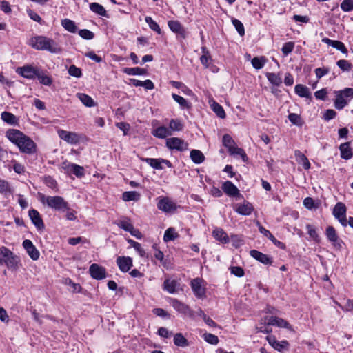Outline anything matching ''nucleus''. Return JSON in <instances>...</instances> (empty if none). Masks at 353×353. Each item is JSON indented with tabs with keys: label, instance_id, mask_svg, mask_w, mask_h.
Masks as SVG:
<instances>
[{
	"label": "nucleus",
	"instance_id": "f257e3e1",
	"mask_svg": "<svg viewBox=\"0 0 353 353\" xmlns=\"http://www.w3.org/2000/svg\"><path fill=\"white\" fill-rule=\"evenodd\" d=\"M29 45L37 50H46L52 54H59L63 51L61 46L54 39L42 35L30 38Z\"/></svg>",
	"mask_w": 353,
	"mask_h": 353
},
{
	"label": "nucleus",
	"instance_id": "f03ea898",
	"mask_svg": "<svg viewBox=\"0 0 353 353\" xmlns=\"http://www.w3.org/2000/svg\"><path fill=\"white\" fill-rule=\"evenodd\" d=\"M39 200L43 205L57 211L64 212L69 209L68 203L65 199L59 196H46L39 194Z\"/></svg>",
	"mask_w": 353,
	"mask_h": 353
},
{
	"label": "nucleus",
	"instance_id": "7ed1b4c3",
	"mask_svg": "<svg viewBox=\"0 0 353 353\" xmlns=\"http://www.w3.org/2000/svg\"><path fill=\"white\" fill-rule=\"evenodd\" d=\"M18 258L5 246L0 248V265L6 264L8 268H17Z\"/></svg>",
	"mask_w": 353,
	"mask_h": 353
},
{
	"label": "nucleus",
	"instance_id": "20e7f679",
	"mask_svg": "<svg viewBox=\"0 0 353 353\" xmlns=\"http://www.w3.org/2000/svg\"><path fill=\"white\" fill-rule=\"evenodd\" d=\"M61 168L67 174H74L77 177H81L84 175V168L75 163L64 161L61 164Z\"/></svg>",
	"mask_w": 353,
	"mask_h": 353
},
{
	"label": "nucleus",
	"instance_id": "39448f33",
	"mask_svg": "<svg viewBox=\"0 0 353 353\" xmlns=\"http://www.w3.org/2000/svg\"><path fill=\"white\" fill-rule=\"evenodd\" d=\"M157 208L164 212L169 213L176 210V204L168 197H159L157 204Z\"/></svg>",
	"mask_w": 353,
	"mask_h": 353
},
{
	"label": "nucleus",
	"instance_id": "423d86ee",
	"mask_svg": "<svg viewBox=\"0 0 353 353\" xmlns=\"http://www.w3.org/2000/svg\"><path fill=\"white\" fill-rule=\"evenodd\" d=\"M21 152L26 154H33L36 151V144L29 137L25 135L17 145Z\"/></svg>",
	"mask_w": 353,
	"mask_h": 353
},
{
	"label": "nucleus",
	"instance_id": "0eeeda50",
	"mask_svg": "<svg viewBox=\"0 0 353 353\" xmlns=\"http://www.w3.org/2000/svg\"><path fill=\"white\" fill-rule=\"evenodd\" d=\"M325 236L334 248L339 250L342 248L343 242L339 238L336 230L333 226L330 225L326 228Z\"/></svg>",
	"mask_w": 353,
	"mask_h": 353
},
{
	"label": "nucleus",
	"instance_id": "6e6552de",
	"mask_svg": "<svg viewBox=\"0 0 353 353\" xmlns=\"http://www.w3.org/2000/svg\"><path fill=\"white\" fill-rule=\"evenodd\" d=\"M166 146L170 150H176L178 151H185L188 149V143L178 137H172L166 139Z\"/></svg>",
	"mask_w": 353,
	"mask_h": 353
},
{
	"label": "nucleus",
	"instance_id": "1a4fd4ad",
	"mask_svg": "<svg viewBox=\"0 0 353 353\" xmlns=\"http://www.w3.org/2000/svg\"><path fill=\"white\" fill-rule=\"evenodd\" d=\"M59 137L70 144H77L80 141V136L74 132H69L64 130H58Z\"/></svg>",
	"mask_w": 353,
	"mask_h": 353
},
{
	"label": "nucleus",
	"instance_id": "9d476101",
	"mask_svg": "<svg viewBox=\"0 0 353 353\" xmlns=\"http://www.w3.org/2000/svg\"><path fill=\"white\" fill-rule=\"evenodd\" d=\"M38 72L37 68L30 65H24L17 69V72L19 74L29 79H34L38 75Z\"/></svg>",
	"mask_w": 353,
	"mask_h": 353
},
{
	"label": "nucleus",
	"instance_id": "9b49d317",
	"mask_svg": "<svg viewBox=\"0 0 353 353\" xmlns=\"http://www.w3.org/2000/svg\"><path fill=\"white\" fill-rule=\"evenodd\" d=\"M169 28L177 34L178 38L185 39L187 31L181 23L176 20H171L168 22Z\"/></svg>",
	"mask_w": 353,
	"mask_h": 353
},
{
	"label": "nucleus",
	"instance_id": "f8f14e48",
	"mask_svg": "<svg viewBox=\"0 0 353 353\" xmlns=\"http://www.w3.org/2000/svg\"><path fill=\"white\" fill-rule=\"evenodd\" d=\"M89 272L91 276L97 280H101L106 277L105 268L97 263H93L90 266Z\"/></svg>",
	"mask_w": 353,
	"mask_h": 353
},
{
	"label": "nucleus",
	"instance_id": "ddd939ff",
	"mask_svg": "<svg viewBox=\"0 0 353 353\" xmlns=\"http://www.w3.org/2000/svg\"><path fill=\"white\" fill-rule=\"evenodd\" d=\"M145 161L149 164L152 168L156 170H163V166L162 164H165L168 168H172V165L171 162L167 159H154V158H146Z\"/></svg>",
	"mask_w": 353,
	"mask_h": 353
},
{
	"label": "nucleus",
	"instance_id": "4468645a",
	"mask_svg": "<svg viewBox=\"0 0 353 353\" xmlns=\"http://www.w3.org/2000/svg\"><path fill=\"white\" fill-rule=\"evenodd\" d=\"M117 264L119 270L123 272H128L132 267V259L130 256H118Z\"/></svg>",
	"mask_w": 353,
	"mask_h": 353
},
{
	"label": "nucleus",
	"instance_id": "2eb2a0df",
	"mask_svg": "<svg viewBox=\"0 0 353 353\" xmlns=\"http://www.w3.org/2000/svg\"><path fill=\"white\" fill-rule=\"evenodd\" d=\"M23 246L26 250L29 256L32 260H37L39 258L40 254L36 247L33 245L32 242L29 239H26L23 242Z\"/></svg>",
	"mask_w": 353,
	"mask_h": 353
},
{
	"label": "nucleus",
	"instance_id": "dca6fc26",
	"mask_svg": "<svg viewBox=\"0 0 353 353\" xmlns=\"http://www.w3.org/2000/svg\"><path fill=\"white\" fill-rule=\"evenodd\" d=\"M202 280L199 278L193 279L191 281V288L195 296L199 298H203L205 296V289L202 286Z\"/></svg>",
	"mask_w": 353,
	"mask_h": 353
},
{
	"label": "nucleus",
	"instance_id": "f3484780",
	"mask_svg": "<svg viewBox=\"0 0 353 353\" xmlns=\"http://www.w3.org/2000/svg\"><path fill=\"white\" fill-rule=\"evenodd\" d=\"M265 323L268 325H276L279 327L291 329V326L285 320L276 316H270L265 319Z\"/></svg>",
	"mask_w": 353,
	"mask_h": 353
},
{
	"label": "nucleus",
	"instance_id": "a211bd4d",
	"mask_svg": "<svg viewBox=\"0 0 353 353\" xmlns=\"http://www.w3.org/2000/svg\"><path fill=\"white\" fill-rule=\"evenodd\" d=\"M28 215L32 223L38 230H43L45 227L43 221L40 214L37 210L31 209L28 212Z\"/></svg>",
	"mask_w": 353,
	"mask_h": 353
},
{
	"label": "nucleus",
	"instance_id": "6ab92c4d",
	"mask_svg": "<svg viewBox=\"0 0 353 353\" xmlns=\"http://www.w3.org/2000/svg\"><path fill=\"white\" fill-rule=\"evenodd\" d=\"M234 210L239 214L248 216L254 210V207L250 203L244 201L243 203L236 204Z\"/></svg>",
	"mask_w": 353,
	"mask_h": 353
},
{
	"label": "nucleus",
	"instance_id": "aec40b11",
	"mask_svg": "<svg viewBox=\"0 0 353 353\" xmlns=\"http://www.w3.org/2000/svg\"><path fill=\"white\" fill-rule=\"evenodd\" d=\"M250 254L252 257L263 264L270 265L273 262L272 259L270 256L258 250H252L250 252Z\"/></svg>",
	"mask_w": 353,
	"mask_h": 353
},
{
	"label": "nucleus",
	"instance_id": "412c9836",
	"mask_svg": "<svg viewBox=\"0 0 353 353\" xmlns=\"http://www.w3.org/2000/svg\"><path fill=\"white\" fill-rule=\"evenodd\" d=\"M222 189L229 196L234 197L240 195L239 190L237 187L230 181H227L223 183Z\"/></svg>",
	"mask_w": 353,
	"mask_h": 353
},
{
	"label": "nucleus",
	"instance_id": "4be33fe9",
	"mask_svg": "<svg viewBox=\"0 0 353 353\" xmlns=\"http://www.w3.org/2000/svg\"><path fill=\"white\" fill-rule=\"evenodd\" d=\"M341 157L345 160H349L353 157V151L350 147V142L341 143L339 146Z\"/></svg>",
	"mask_w": 353,
	"mask_h": 353
},
{
	"label": "nucleus",
	"instance_id": "5701e85b",
	"mask_svg": "<svg viewBox=\"0 0 353 353\" xmlns=\"http://www.w3.org/2000/svg\"><path fill=\"white\" fill-rule=\"evenodd\" d=\"M170 304L172 306L179 312L184 314H190V307L185 305V303L179 301L176 299H172L170 301Z\"/></svg>",
	"mask_w": 353,
	"mask_h": 353
},
{
	"label": "nucleus",
	"instance_id": "b1692460",
	"mask_svg": "<svg viewBox=\"0 0 353 353\" xmlns=\"http://www.w3.org/2000/svg\"><path fill=\"white\" fill-rule=\"evenodd\" d=\"M256 224L259 226V232L265 236L268 237L274 245L280 248L284 247L283 243L276 240V239L272 234V233L268 230L263 227L259 221H257Z\"/></svg>",
	"mask_w": 353,
	"mask_h": 353
},
{
	"label": "nucleus",
	"instance_id": "393cba45",
	"mask_svg": "<svg viewBox=\"0 0 353 353\" xmlns=\"http://www.w3.org/2000/svg\"><path fill=\"white\" fill-rule=\"evenodd\" d=\"M24 137L25 135L21 132L14 129L10 130L7 132L8 139L13 143H15L17 145Z\"/></svg>",
	"mask_w": 353,
	"mask_h": 353
},
{
	"label": "nucleus",
	"instance_id": "a878e982",
	"mask_svg": "<svg viewBox=\"0 0 353 353\" xmlns=\"http://www.w3.org/2000/svg\"><path fill=\"white\" fill-rule=\"evenodd\" d=\"M214 238L222 243H227L230 239L227 233L221 228H216L212 231Z\"/></svg>",
	"mask_w": 353,
	"mask_h": 353
},
{
	"label": "nucleus",
	"instance_id": "bb28decb",
	"mask_svg": "<svg viewBox=\"0 0 353 353\" xmlns=\"http://www.w3.org/2000/svg\"><path fill=\"white\" fill-rule=\"evenodd\" d=\"M152 134L157 138L164 139L168 136H171L172 132L169 128L165 126H159L154 129Z\"/></svg>",
	"mask_w": 353,
	"mask_h": 353
},
{
	"label": "nucleus",
	"instance_id": "cd10ccee",
	"mask_svg": "<svg viewBox=\"0 0 353 353\" xmlns=\"http://www.w3.org/2000/svg\"><path fill=\"white\" fill-rule=\"evenodd\" d=\"M179 285V283L176 280L165 279L163 283V290L170 294H174Z\"/></svg>",
	"mask_w": 353,
	"mask_h": 353
},
{
	"label": "nucleus",
	"instance_id": "c85d7f7f",
	"mask_svg": "<svg viewBox=\"0 0 353 353\" xmlns=\"http://www.w3.org/2000/svg\"><path fill=\"white\" fill-rule=\"evenodd\" d=\"M295 93L301 97L311 98L310 89L302 84H297L294 88Z\"/></svg>",
	"mask_w": 353,
	"mask_h": 353
},
{
	"label": "nucleus",
	"instance_id": "c756f323",
	"mask_svg": "<svg viewBox=\"0 0 353 353\" xmlns=\"http://www.w3.org/2000/svg\"><path fill=\"white\" fill-rule=\"evenodd\" d=\"M269 343L276 350L281 352L288 347L289 343L287 341L281 342L276 341L274 338H268Z\"/></svg>",
	"mask_w": 353,
	"mask_h": 353
},
{
	"label": "nucleus",
	"instance_id": "7c9ffc66",
	"mask_svg": "<svg viewBox=\"0 0 353 353\" xmlns=\"http://www.w3.org/2000/svg\"><path fill=\"white\" fill-rule=\"evenodd\" d=\"M347 208L344 203H337L333 209V215L337 219L346 215Z\"/></svg>",
	"mask_w": 353,
	"mask_h": 353
},
{
	"label": "nucleus",
	"instance_id": "2f4dec72",
	"mask_svg": "<svg viewBox=\"0 0 353 353\" xmlns=\"http://www.w3.org/2000/svg\"><path fill=\"white\" fill-rule=\"evenodd\" d=\"M90 9L91 10V11L100 16L105 17H108L107 12L104 7L98 3H91L90 4Z\"/></svg>",
	"mask_w": 353,
	"mask_h": 353
},
{
	"label": "nucleus",
	"instance_id": "473e14b6",
	"mask_svg": "<svg viewBox=\"0 0 353 353\" xmlns=\"http://www.w3.org/2000/svg\"><path fill=\"white\" fill-rule=\"evenodd\" d=\"M202 55L200 58L201 63L205 67L208 68L212 61V57L207 48L203 46L201 48Z\"/></svg>",
	"mask_w": 353,
	"mask_h": 353
},
{
	"label": "nucleus",
	"instance_id": "72a5a7b5",
	"mask_svg": "<svg viewBox=\"0 0 353 353\" xmlns=\"http://www.w3.org/2000/svg\"><path fill=\"white\" fill-rule=\"evenodd\" d=\"M295 157L299 163H302L305 170H309L310 168V163L307 158L299 150L295 151Z\"/></svg>",
	"mask_w": 353,
	"mask_h": 353
},
{
	"label": "nucleus",
	"instance_id": "f704fd0d",
	"mask_svg": "<svg viewBox=\"0 0 353 353\" xmlns=\"http://www.w3.org/2000/svg\"><path fill=\"white\" fill-rule=\"evenodd\" d=\"M190 158L192 161L196 164H200L205 160L203 154L198 150H192L190 152Z\"/></svg>",
	"mask_w": 353,
	"mask_h": 353
},
{
	"label": "nucleus",
	"instance_id": "c9c22d12",
	"mask_svg": "<svg viewBox=\"0 0 353 353\" xmlns=\"http://www.w3.org/2000/svg\"><path fill=\"white\" fill-rule=\"evenodd\" d=\"M122 199L125 201H137L140 199V194L136 191L124 192L122 194Z\"/></svg>",
	"mask_w": 353,
	"mask_h": 353
},
{
	"label": "nucleus",
	"instance_id": "e433bc0d",
	"mask_svg": "<svg viewBox=\"0 0 353 353\" xmlns=\"http://www.w3.org/2000/svg\"><path fill=\"white\" fill-rule=\"evenodd\" d=\"M123 72L128 75H145L147 74V70L141 68H125Z\"/></svg>",
	"mask_w": 353,
	"mask_h": 353
},
{
	"label": "nucleus",
	"instance_id": "4c0bfd02",
	"mask_svg": "<svg viewBox=\"0 0 353 353\" xmlns=\"http://www.w3.org/2000/svg\"><path fill=\"white\" fill-rule=\"evenodd\" d=\"M78 99L87 107H93L95 103L93 99L89 95L83 93L77 94Z\"/></svg>",
	"mask_w": 353,
	"mask_h": 353
},
{
	"label": "nucleus",
	"instance_id": "58836bf2",
	"mask_svg": "<svg viewBox=\"0 0 353 353\" xmlns=\"http://www.w3.org/2000/svg\"><path fill=\"white\" fill-rule=\"evenodd\" d=\"M61 25L66 30L70 32L75 33L77 32V27L75 23L69 19H63L61 21Z\"/></svg>",
	"mask_w": 353,
	"mask_h": 353
},
{
	"label": "nucleus",
	"instance_id": "ea45409f",
	"mask_svg": "<svg viewBox=\"0 0 353 353\" xmlns=\"http://www.w3.org/2000/svg\"><path fill=\"white\" fill-rule=\"evenodd\" d=\"M268 80L274 85L279 86L282 83V79L279 74L268 72L266 74Z\"/></svg>",
	"mask_w": 353,
	"mask_h": 353
},
{
	"label": "nucleus",
	"instance_id": "a19ab883",
	"mask_svg": "<svg viewBox=\"0 0 353 353\" xmlns=\"http://www.w3.org/2000/svg\"><path fill=\"white\" fill-rule=\"evenodd\" d=\"M179 237V234L176 232L174 228H169L165 231L163 240L165 242L174 241Z\"/></svg>",
	"mask_w": 353,
	"mask_h": 353
},
{
	"label": "nucleus",
	"instance_id": "79ce46f5",
	"mask_svg": "<svg viewBox=\"0 0 353 353\" xmlns=\"http://www.w3.org/2000/svg\"><path fill=\"white\" fill-rule=\"evenodd\" d=\"M336 99L334 101V106L337 110L343 109L347 103V101L344 99L343 94L336 92Z\"/></svg>",
	"mask_w": 353,
	"mask_h": 353
},
{
	"label": "nucleus",
	"instance_id": "37998d69",
	"mask_svg": "<svg viewBox=\"0 0 353 353\" xmlns=\"http://www.w3.org/2000/svg\"><path fill=\"white\" fill-rule=\"evenodd\" d=\"M174 343L179 347H186L188 345V340L181 333H177L174 335Z\"/></svg>",
	"mask_w": 353,
	"mask_h": 353
},
{
	"label": "nucleus",
	"instance_id": "c03bdc74",
	"mask_svg": "<svg viewBox=\"0 0 353 353\" xmlns=\"http://www.w3.org/2000/svg\"><path fill=\"white\" fill-rule=\"evenodd\" d=\"M1 116L2 120L8 124L13 125L17 123V119L16 117L10 112H3Z\"/></svg>",
	"mask_w": 353,
	"mask_h": 353
},
{
	"label": "nucleus",
	"instance_id": "a18cd8bd",
	"mask_svg": "<svg viewBox=\"0 0 353 353\" xmlns=\"http://www.w3.org/2000/svg\"><path fill=\"white\" fill-rule=\"evenodd\" d=\"M211 108L212 110L216 113L217 117L221 119H224L225 117V110H223V107L218 103L213 101V103L211 104Z\"/></svg>",
	"mask_w": 353,
	"mask_h": 353
},
{
	"label": "nucleus",
	"instance_id": "49530a36",
	"mask_svg": "<svg viewBox=\"0 0 353 353\" xmlns=\"http://www.w3.org/2000/svg\"><path fill=\"white\" fill-rule=\"evenodd\" d=\"M223 145L228 148V152L236 145L234 141L232 139L230 135L224 134L222 139Z\"/></svg>",
	"mask_w": 353,
	"mask_h": 353
},
{
	"label": "nucleus",
	"instance_id": "de8ad7c7",
	"mask_svg": "<svg viewBox=\"0 0 353 353\" xmlns=\"http://www.w3.org/2000/svg\"><path fill=\"white\" fill-rule=\"evenodd\" d=\"M172 96L173 99L176 103H178L180 105L181 108L185 109V108H190L189 103L183 97L179 96V95L176 94H172Z\"/></svg>",
	"mask_w": 353,
	"mask_h": 353
},
{
	"label": "nucleus",
	"instance_id": "09e8293b",
	"mask_svg": "<svg viewBox=\"0 0 353 353\" xmlns=\"http://www.w3.org/2000/svg\"><path fill=\"white\" fill-rule=\"evenodd\" d=\"M229 152L232 155L241 157L244 162H245L248 159L245 151L242 148H238L236 145Z\"/></svg>",
	"mask_w": 353,
	"mask_h": 353
},
{
	"label": "nucleus",
	"instance_id": "8fccbe9b",
	"mask_svg": "<svg viewBox=\"0 0 353 353\" xmlns=\"http://www.w3.org/2000/svg\"><path fill=\"white\" fill-rule=\"evenodd\" d=\"M183 125L179 120L171 119L169 124V129L172 131H181L183 130Z\"/></svg>",
	"mask_w": 353,
	"mask_h": 353
},
{
	"label": "nucleus",
	"instance_id": "3c124183",
	"mask_svg": "<svg viewBox=\"0 0 353 353\" xmlns=\"http://www.w3.org/2000/svg\"><path fill=\"white\" fill-rule=\"evenodd\" d=\"M145 22L148 24L149 27L154 31H155L156 32H157L158 34H161V28L159 27V26L157 23V22H155L151 17H146L145 18Z\"/></svg>",
	"mask_w": 353,
	"mask_h": 353
},
{
	"label": "nucleus",
	"instance_id": "603ef678",
	"mask_svg": "<svg viewBox=\"0 0 353 353\" xmlns=\"http://www.w3.org/2000/svg\"><path fill=\"white\" fill-rule=\"evenodd\" d=\"M289 121L294 125L297 126H302L303 122L300 117V115L295 113H290L288 115Z\"/></svg>",
	"mask_w": 353,
	"mask_h": 353
},
{
	"label": "nucleus",
	"instance_id": "864d4df0",
	"mask_svg": "<svg viewBox=\"0 0 353 353\" xmlns=\"http://www.w3.org/2000/svg\"><path fill=\"white\" fill-rule=\"evenodd\" d=\"M128 243L132 248H134V249L139 253V254L141 257H144L145 256V252L142 248L141 245L139 243L136 242L132 239H129Z\"/></svg>",
	"mask_w": 353,
	"mask_h": 353
},
{
	"label": "nucleus",
	"instance_id": "5fc2aeb1",
	"mask_svg": "<svg viewBox=\"0 0 353 353\" xmlns=\"http://www.w3.org/2000/svg\"><path fill=\"white\" fill-rule=\"evenodd\" d=\"M337 66L343 71H350L352 69V64L347 60L341 59L336 62Z\"/></svg>",
	"mask_w": 353,
	"mask_h": 353
},
{
	"label": "nucleus",
	"instance_id": "6e6d98bb",
	"mask_svg": "<svg viewBox=\"0 0 353 353\" xmlns=\"http://www.w3.org/2000/svg\"><path fill=\"white\" fill-rule=\"evenodd\" d=\"M203 336L204 340L210 344L216 345L219 343V339L217 336L214 334L210 333H205L203 334Z\"/></svg>",
	"mask_w": 353,
	"mask_h": 353
},
{
	"label": "nucleus",
	"instance_id": "4d7b16f0",
	"mask_svg": "<svg viewBox=\"0 0 353 353\" xmlns=\"http://www.w3.org/2000/svg\"><path fill=\"white\" fill-rule=\"evenodd\" d=\"M119 226L123 229L125 231L130 232L134 234V226L128 221H121L119 224Z\"/></svg>",
	"mask_w": 353,
	"mask_h": 353
},
{
	"label": "nucleus",
	"instance_id": "13d9d810",
	"mask_svg": "<svg viewBox=\"0 0 353 353\" xmlns=\"http://www.w3.org/2000/svg\"><path fill=\"white\" fill-rule=\"evenodd\" d=\"M232 24L235 27L236 31L241 36H243L245 34V30L243 24L238 19H234L232 20Z\"/></svg>",
	"mask_w": 353,
	"mask_h": 353
},
{
	"label": "nucleus",
	"instance_id": "bf43d9fd",
	"mask_svg": "<svg viewBox=\"0 0 353 353\" xmlns=\"http://www.w3.org/2000/svg\"><path fill=\"white\" fill-rule=\"evenodd\" d=\"M341 8L344 12L353 10V0H343L341 3Z\"/></svg>",
	"mask_w": 353,
	"mask_h": 353
},
{
	"label": "nucleus",
	"instance_id": "052dcab7",
	"mask_svg": "<svg viewBox=\"0 0 353 353\" xmlns=\"http://www.w3.org/2000/svg\"><path fill=\"white\" fill-rule=\"evenodd\" d=\"M294 43L292 41H289V42L285 43L283 46V47L281 48V51L285 56H287L292 52V50H294Z\"/></svg>",
	"mask_w": 353,
	"mask_h": 353
},
{
	"label": "nucleus",
	"instance_id": "680f3d73",
	"mask_svg": "<svg viewBox=\"0 0 353 353\" xmlns=\"http://www.w3.org/2000/svg\"><path fill=\"white\" fill-rule=\"evenodd\" d=\"M39 82L45 85H50L52 84V79L50 77L44 74H40L39 71L38 72V75H37Z\"/></svg>",
	"mask_w": 353,
	"mask_h": 353
},
{
	"label": "nucleus",
	"instance_id": "e2e57ef3",
	"mask_svg": "<svg viewBox=\"0 0 353 353\" xmlns=\"http://www.w3.org/2000/svg\"><path fill=\"white\" fill-rule=\"evenodd\" d=\"M79 34L84 39L90 40L94 38V33L89 30L82 29L79 31Z\"/></svg>",
	"mask_w": 353,
	"mask_h": 353
},
{
	"label": "nucleus",
	"instance_id": "0e129e2a",
	"mask_svg": "<svg viewBox=\"0 0 353 353\" xmlns=\"http://www.w3.org/2000/svg\"><path fill=\"white\" fill-rule=\"evenodd\" d=\"M68 73L70 76L77 78L82 75L81 69L76 67L74 65H72L69 67Z\"/></svg>",
	"mask_w": 353,
	"mask_h": 353
},
{
	"label": "nucleus",
	"instance_id": "69168bd1",
	"mask_svg": "<svg viewBox=\"0 0 353 353\" xmlns=\"http://www.w3.org/2000/svg\"><path fill=\"white\" fill-rule=\"evenodd\" d=\"M332 47L340 50L343 54H347V49L346 48L344 43L339 41H334Z\"/></svg>",
	"mask_w": 353,
	"mask_h": 353
},
{
	"label": "nucleus",
	"instance_id": "338daca9",
	"mask_svg": "<svg viewBox=\"0 0 353 353\" xmlns=\"http://www.w3.org/2000/svg\"><path fill=\"white\" fill-rule=\"evenodd\" d=\"M306 228L307 230L308 234L315 241H319V235L315 230V228L311 225H307Z\"/></svg>",
	"mask_w": 353,
	"mask_h": 353
},
{
	"label": "nucleus",
	"instance_id": "774afa93",
	"mask_svg": "<svg viewBox=\"0 0 353 353\" xmlns=\"http://www.w3.org/2000/svg\"><path fill=\"white\" fill-rule=\"evenodd\" d=\"M251 63L252 66L257 70L261 69L264 65V63L262 61L261 59L259 57H254Z\"/></svg>",
	"mask_w": 353,
	"mask_h": 353
}]
</instances>
